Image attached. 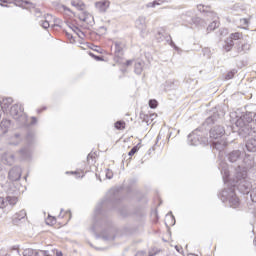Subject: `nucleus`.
I'll return each mask as SVG.
<instances>
[{
  "mask_svg": "<svg viewBox=\"0 0 256 256\" xmlns=\"http://www.w3.org/2000/svg\"><path fill=\"white\" fill-rule=\"evenodd\" d=\"M135 25L137 29L141 31V33H145V31L147 30V18H145V16H140L136 20Z\"/></svg>",
  "mask_w": 256,
  "mask_h": 256,
  "instance_id": "9d476101",
  "label": "nucleus"
},
{
  "mask_svg": "<svg viewBox=\"0 0 256 256\" xmlns=\"http://www.w3.org/2000/svg\"><path fill=\"white\" fill-rule=\"evenodd\" d=\"M135 256H145V252H137Z\"/></svg>",
  "mask_w": 256,
  "mask_h": 256,
  "instance_id": "5fc2aeb1",
  "label": "nucleus"
},
{
  "mask_svg": "<svg viewBox=\"0 0 256 256\" xmlns=\"http://www.w3.org/2000/svg\"><path fill=\"white\" fill-rule=\"evenodd\" d=\"M139 151V148H137V146H134L128 153L129 157H133V155H135V153H137Z\"/></svg>",
  "mask_w": 256,
  "mask_h": 256,
  "instance_id": "ea45409f",
  "label": "nucleus"
},
{
  "mask_svg": "<svg viewBox=\"0 0 256 256\" xmlns=\"http://www.w3.org/2000/svg\"><path fill=\"white\" fill-rule=\"evenodd\" d=\"M26 143H27V145H33V143H35V133L34 132L27 133Z\"/></svg>",
  "mask_w": 256,
  "mask_h": 256,
  "instance_id": "393cba45",
  "label": "nucleus"
},
{
  "mask_svg": "<svg viewBox=\"0 0 256 256\" xmlns=\"http://www.w3.org/2000/svg\"><path fill=\"white\" fill-rule=\"evenodd\" d=\"M175 87V83L173 81H166L165 83V89L166 91H171Z\"/></svg>",
  "mask_w": 256,
  "mask_h": 256,
  "instance_id": "72a5a7b5",
  "label": "nucleus"
},
{
  "mask_svg": "<svg viewBox=\"0 0 256 256\" xmlns=\"http://www.w3.org/2000/svg\"><path fill=\"white\" fill-rule=\"evenodd\" d=\"M227 159L230 163H237L238 166L234 171L233 177L229 180V164L225 161L220 162L219 169L222 179L225 185L228 183L230 187L224 188L219 197L222 203H228L229 207L237 209L241 203L239 202L237 194H235V189H238L243 195H248L249 191H251L252 185L251 181H249L247 171L255 166V160L250 159L248 162L247 159L243 160V152L240 150H233L230 152L227 155Z\"/></svg>",
  "mask_w": 256,
  "mask_h": 256,
  "instance_id": "f257e3e1",
  "label": "nucleus"
},
{
  "mask_svg": "<svg viewBox=\"0 0 256 256\" xmlns=\"http://www.w3.org/2000/svg\"><path fill=\"white\" fill-rule=\"evenodd\" d=\"M64 11H71V9L67 8L66 6H63Z\"/></svg>",
  "mask_w": 256,
  "mask_h": 256,
  "instance_id": "680f3d73",
  "label": "nucleus"
},
{
  "mask_svg": "<svg viewBox=\"0 0 256 256\" xmlns=\"http://www.w3.org/2000/svg\"><path fill=\"white\" fill-rule=\"evenodd\" d=\"M167 218L171 220L170 225H175V216H173V212H169Z\"/></svg>",
  "mask_w": 256,
  "mask_h": 256,
  "instance_id": "4c0bfd02",
  "label": "nucleus"
},
{
  "mask_svg": "<svg viewBox=\"0 0 256 256\" xmlns=\"http://www.w3.org/2000/svg\"><path fill=\"white\" fill-rule=\"evenodd\" d=\"M11 103H13V98L4 99L1 103L2 109H7L11 105Z\"/></svg>",
  "mask_w": 256,
  "mask_h": 256,
  "instance_id": "c85d7f7f",
  "label": "nucleus"
},
{
  "mask_svg": "<svg viewBox=\"0 0 256 256\" xmlns=\"http://www.w3.org/2000/svg\"><path fill=\"white\" fill-rule=\"evenodd\" d=\"M188 25H195V27H200V25H203V20L197 16H195V14L192 17V21H190V23Z\"/></svg>",
  "mask_w": 256,
  "mask_h": 256,
  "instance_id": "b1692460",
  "label": "nucleus"
},
{
  "mask_svg": "<svg viewBox=\"0 0 256 256\" xmlns=\"http://www.w3.org/2000/svg\"><path fill=\"white\" fill-rule=\"evenodd\" d=\"M115 129H117L118 131H123V129H125V121H117L115 123Z\"/></svg>",
  "mask_w": 256,
  "mask_h": 256,
  "instance_id": "2f4dec72",
  "label": "nucleus"
},
{
  "mask_svg": "<svg viewBox=\"0 0 256 256\" xmlns=\"http://www.w3.org/2000/svg\"><path fill=\"white\" fill-rule=\"evenodd\" d=\"M56 256H63V252L61 251L56 252Z\"/></svg>",
  "mask_w": 256,
  "mask_h": 256,
  "instance_id": "13d9d810",
  "label": "nucleus"
},
{
  "mask_svg": "<svg viewBox=\"0 0 256 256\" xmlns=\"http://www.w3.org/2000/svg\"><path fill=\"white\" fill-rule=\"evenodd\" d=\"M235 74L233 72H228L227 75H226V79H233V76Z\"/></svg>",
  "mask_w": 256,
  "mask_h": 256,
  "instance_id": "8fccbe9b",
  "label": "nucleus"
},
{
  "mask_svg": "<svg viewBox=\"0 0 256 256\" xmlns=\"http://www.w3.org/2000/svg\"><path fill=\"white\" fill-rule=\"evenodd\" d=\"M106 178L107 179H113V171L107 169L106 170Z\"/></svg>",
  "mask_w": 256,
  "mask_h": 256,
  "instance_id": "c03bdc74",
  "label": "nucleus"
},
{
  "mask_svg": "<svg viewBox=\"0 0 256 256\" xmlns=\"http://www.w3.org/2000/svg\"><path fill=\"white\" fill-rule=\"evenodd\" d=\"M240 23L241 25H243L244 27H248L249 26V20L247 18H242L240 19Z\"/></svg>",
  "mask_w": 256,
  "mask_h": 256,
  "instance_id": "a19ab883",
  "label": "nucleus"
},
{
  "mask_svg": "<svg viewBox=\"0 0 256 256\" xmlns=\"http://www.w3.org/2000/svg\"><path fill=\"white\" fill-rule=\"evenodd\" d=\"M10 181H19L21 179V167L14 166L8 173Z\"/></svg>",
  "mask_w": 256,
  "mask_h": 256,
  "instance_id": "1a4fd4ad",
  "label": "nucleus"
},
{
  "mask_svg": "<svg viewBox=\"0 0 256 256\" xmlns=\"http://www.w3.org/2000/svg\"><path fill=\"white\" fill-rule=\"evenodd\" d=\"M27 217V212L25 210H21L19 213L16 214V219L21 221V219H25Z\"/></svg>",
  "mask_w": 256,
  "mask_h": 256,
  "instance_id": "473e14b6",
  "label": "nucleus"
},
{
  "mask_svg": "<svg viewBox=\"0 0 256 256\" xmlns=\"http://www.w3.org/2000/svg\"><path fill=\"white\" fill-rule=\"evenodd\" d=\"M156 40L158 43H163V41H166L170 47H173L175 51H179V47L173 42V39L171 38V35L167 33L165 28H158L157 33H156Z\"/></svg>",
  "mask_w": 256,
  "mask_h": 256,
  "instance_id": "423d86ee",
  "label": "nucleus"
},
{
  "mask_svg": "<svg viewBox=\"0 0 256 256\" xmlns=\"http://www.w3.org/2000/svg\"><path fill=\"white\" fill-rule=\"evenodd\" d=\"M211 123H215V118L213 116L208 117L205 121L206 125H211Z\"/></svg>",
  "mask_w": 256,
  "mask_h": 256,
  "instance_id": "79ce46f5",
  "label": "nucleus"
},
{
  "mask_svg": "<svg viewBox=\"0 0 256 256\" xmlns=\"http://www.w3.org/2000/svg\"><path fill=\"white\" fill-rule=\"evenodd\" d=\"M40 253H42V255H44V256L49 255V251H47V250L40 251Z\"/></svg>",
  "mask_w": 256,
  "mask_h": 256,
  "instance_id": "603ef678",
  "label": "nucleus"
},
{
  "mask_svg": "<svg viewBox=\"0 0 256 256\" xmlns=\"http://www.w3.org/2000/svg\"><path fill=\"white\" fill-rule=\"evenodd\" d=\"M101 207H102V204L98 205L95 209V214L96 215H99V213H101Z\"/></svg>",
  "mask_w": 256,
  "mask_h": 256,
  "instance_id": "49530a36",
  "label": "nucleus"
},
{
  "mask_svg": "<svg viewBox=\"0 0 256 256\" xmlns=\"http://www.w3.org/2000/svg\"><path fill=\"white\" fill-rule=\"evenodd\" d=\"M0 117H1V109H0Z\"/></svg>",
  "mask_w": 256,
  "mask_h": 256,
  "instance_id": "774afa93",
  "label": "nucleus"
},
{
  "mask_svg": "<svg viewBox=\"0 0 256 256\" xmlns=\"http://www.w3.org/2000/svg\"><path fill=\"white\" fill-rule=\"evenodd\" d=\"M32 153L33 152L30 150L29 147L22 148L19 151V155H20L21 159H23L24 161L31 159Z\"/></svg>",
  "mask_w": 256,
  "mask_h": 256,
  "instance_id": "4468645a",
  "label": "nucleus"
},
{
  "mask_svg": "<svg viewBox=\"0 0 256 256\" xmlns=\"http://www.w3.org/2000/svg\"><path fill=\"white\" fill-rule=\"evenodd\" d=\"M234 49L236 50L237 54L236 55H243L244 53H247V51L251 50V44L247 43V42H241V41H237Z\"/></svg>",
  "mask_w": 256,
  "mask_h": 256,
  "instance_id": "0eeeda50",
  "label": "nucleus"
},
{
  "mask_svg": "<svg viewBox=\"0 0 256 256\" xmlns=\"http://www.w3.org/2000/svg\"><path fill=\"white\" fill-rule=\"evenodd\" d=\"M131 63H132V61H131V60H128V61L126 62V65H131Z\"/></svg>",
  "mask_w": 256,
  "mask_h": 256,
  "instance_id": "e2e57ef3",
  "label": "nucleus"
},
{
  "mask_svg": "<svg viewBox=\"0 0 256 256\" xmlns=\"http://www.w3.org/2000/svg\"><path fill=\"white\" fill-rule=\"evenodd\" d=\"M35 123H37V118L36 117H32L31 125H35Z\"/></svg>",
  "mask_w": 256,
  "mask_h": 256,
  "instance_id": "864d4df0",
  "label": "nucleus"
},
{
  "mask_svg": "<svg viewBox=\"0 0 256 256\" xmlns=\"http://www.w3.org/2000/svg\"><path fill=\"white\" fill-rule=\"evenodd\" d=\"M114 45H115V55H116V57L123 56V49H125V44L121 41H116L114 43Z\"/></svg>",
  "mask_w": 256,
  "mask_h": 256,
  "instance_id": "2eb2a0df",
  "label": "nucleus"
},
{
  "mask_svg": "<svg viewBox=\"0 0 256 256\" xmlns=\"http://www.w3.org/2000/svg\"><path fill=\"white\" fill-rule=\"evenodd\" d=\"M99 225H101V222L96 221L93 226L90 228L92 233H95L96 231H99Z\"/></svg>",
  "mask_w": 256,
  "mask_h": 256,
  "instance_id": "c9c22d12",
  "label": "nucleus"
},
{
  "mask_svg": "<svg viewBox=\"0 0 256 256\" xmlns=\"http://www.w3.org/2000/svg\"><path fill=\"white\" fill-rule=\"evenodd\" d=\"M72 31H74V33H76L77 35H79V37H81V35H83V32L77 27V26H74L72 28ZM80 33V34H79Z\"/></svg>",
  "mask_w": 256,
  "mask_h": 256,
  "instance_id": "37998d69",
  "label": "nucleus"
},
{
  "mask_svg": "<svg viewBox=\"0 0 256 256\" xmlns=\"http://www.w3.org/2000/svg\"><path fill=\"white\" fill-rule=\"evenodd\" d=\"M23 256H39V250H35L32 248H26L23 251Z\"/></svg>",
  "mask_w": 256,
  "mask_h": 256,
  "instance_id": "4be33fe9",
  "label": "nucleus"
},
{
  "mask_svg": "<svg viewBox=\"0 0 256 256\" xmlns=\"http://www.w3.org/2000/svg\"><path fill=\"white\" fill-rule=\"evenodd\" d=\"M50 14L44 15L43 19L39 21V24L41 25V27H43V29H49V27H51V24H49V19H51Z\"/></svg>",
  "mask_w": 256,
  "mask_h": 256,
  "instance_id": "aec40b11",
  "label": "nucleus"
},
{
  "mask_svg": "<svg viewBox=\"0 0 256 256\" xmlns=\"http://www.w3.org/2000/svg\"><path fill=\"white\" fill-rule=\"evenodd\" d=\"M94 5L98 13H107V9H109L111 2H109V0H102L95 2Z\"/></svg>",
  "mask_w": 256,
  "mask_h": 256,
  "instance_id": "6e6552de",
  "label": "nucleus"
},
{
  "mask_svg": "<svg viewBox=\"0 0 256 256\" xmlns=\"http://www.w3.org/2000/svg\"><path fill=\"white\" fill-rule=\"evenodd\" d=\"M134 73L141 75L143 73V62H136L134 65Z\"/></svg>",
  "mask_w": 256,
  "mask_h": 256,
  "instance_id": "a878e982",
  "label": "nucleus"
},
{
  "mask_svg": "<svg viewBox=\"0 0 256 256\" xmlns=\"http://www.w3.org/2000/svg\"><path fill=\"white\" fill-rule=\"evenodd\" d=\"M9 127H11V120L3 119L0 122V130L2 131V133H7V131H9Z\"/></svg>",
  "mask_w": 256,
  "mask_h": 256,
  "instance_id": "6ab92c4d",
  "label": "nucleus"
},
{
  "mask_svg": "<svg viewBox=\"0 0 256 256\" xmlns=\"http://www.w3.org/2000/svg\"><path fill=\"white\" fill-rule=\"evenodd\" d=\"M157 5H163V0H154L153 2L146 4V7L153 8L157 7Z\"/></svg>",
  "mask_w": 256,
  "mask_h": 256,
  "instance_id": "7c9ffc66",
  "label": "nucleus"
},
{
  "mask_svg": "<svg viewBox=\"0 0 256 256\" xmlns=\"http://www.w3.org/2000/svg\"><path fill=\"white\" fill-rule=\"evenodd\" d=\"M223 135H225V128L221 125H216L210 129V143L217 151H223L227 146V141L221 139Z\"/></svg>",
  "mask_w": 256,
  "mask_h": 256,
  "instance_id": "7ed1b4c3",
  "label": "nucleus"
},
{
  "mask_svg": "<svg viewBox=\"0 0 256 256\" xmlns=\"http://www.w3.org/2000/svg\"><path fill=\"white\" fill-rule=\"evenodd\" d=\"M66 35H67L68 39H73V35H71L69 32H66Z\"/></svg>",
  "mask_w": 256,
  "mask_h": 256,
  "instance_id": "4d7b16f0",
  "label": "nucleus"
},
{
  "mask_svg": "<svg viewBox=\"0 0 256 256\" xmlns=\"http://www.w3.org/2000/svg\"><path fill=\"white\" fill-rule=\"evenodd\" d=\"M45 109H47V107H43L42 109H38V113H41L42 111H45Z\"/></svg>",
  "mask_w": 256,
  "mask_h": 256,
  "instance_id": "bf43d9fd",
  "label": "nucleus"
},
{
  "mask_svg": "<svg viewBox=\"0 0 256 256\" xmlns=\"http://www.w3.org/2000/svg\"><path fill=\"white\" fill-rule=\"evenodd\" d=\"M55 222H56L55 217H51V216H49L46 220L47 225H55Z\"/></svg>",
  "mask_w": 256,
  "mask_h": 256,
  "instance_id": "58836bf2",
  "label": "nucleus"
},
{
  "mask_svg": "<svg viewBox=\"0 0 256 256\" xmlns=\"http://www.w3.org/2000/svg\"><path fill=\"white\" fill-rule=\"evenodd\" d=\"M79 19L80 21H83L84 23H87V25H93V23H95L93 15H91L89 12H82L79 15Z\"/></svg>",
  "mask_w": 256,
  "mask_h": 256,
  "instance_id": "9b49d317",
  "label": "nucleus"
},
{
  "mask_svg": "<svg viewBox=\"0 0 256 256\" xmlns=\"http://www.w3.org/2000/svg\"><path fill=\"white\" fill-rule=\"evenodd\" d=\"M10 115L19 123V125H27V114H25L21 104H14L11 106Z\"/></svg>",
  "mask_w": 256,
  "mask_h": 256,
  "instance_id": "39448f33",
  "label": "nucleus"
},
{
  "mask_svg": "<svg viewBox=\"0 0 256 256\" xmlns=\"http://www.w3.org/2000/svg\"><path fill=\"white\" fill-rule=\"evenodd\" d=\"M94 51H99V50H97V48H96V49H94Z\"/></svg>",
  "mask_w": 256,
  "mask_h": 256,
  "instance_id": "338daca9",
  "label": "nucleus"
},
{
  "mask_svg": "<svg viewBox=\"0 0 256 256\" xmlns=\"http://www.w3.org/2000/svg\"><path fill=\"white\" fill-rule=\"evenodd\" d=\"M158 105H159V103L157 102V100H155V99L149 100L150 109H157Z\"/></svg>",
  "mask_w": 256,
  "mask_h": 256,
  "instance_id": "f704fd0d",
  "label": "nucleus"
},
{
  "mask_svg": "<svg viewBox=\"0 0 256 256\" xmlns=\"http://www.w3.org/2000/svg\"><path fill=\"white\" fill-rule=\"evenodd\" d=\"M232 41H241L243 39V34L239 32L232 33L230 35Z\"/></svg>",
  "mask_w": 256,
  "mask_h": 256,
  "instance_id": "bb28decb",
  "label": "nucleus"
},
{
  "mask_svg": "<svg viewBox=\"0 0 256 256\" xmlns=\"http://www.w3.org/2000/svg\"><path fill=\"white\" fill-rule=\"evenodd\" d=\"M209 15H213V12H210Z\"/></svg>",
  "mask_w": 256,
  "mask_h": 256,
  "instance_id": "69168bd1",
  "label": "nucleus"
},
{
  "mask_svg": "<svg viewBox=\"0 0 256 256\" xmlns=\"http://www.w3.org/2000/svg\"><path fill=\"white\" fill-rule=\"evenodd\" d=\"M2 161H4L6 165H11L12 163H15V155L7 152L2 156Z\"/></svg>",
  "mask_w": 256,
  "mask_h": 256,
  "instance_id": "dca6fc26",
  "label": "nucleus"
},
{
  "mask_svg": "<svg viewBox=\"0 0 256 256\" xmlns=\"http://www.w3.org/2000/svg\"><path fill=\"white\" fill-rule=\"evenodd\" d=\"M250 197H251V201H253V203H256V187H254L251 192H250Z\"/></svg>",
  "mask_w": 256,
  "mask_h": 256,
  "instance_id": "e433bc0d",
  "label": "nucleus"
},
{
  "mask_svg": "<svg viewBox=\"0 0 256 256\" xmlns=\"http://www.w3.org/2000/svg\"><path fill=\"white\" fill-rule=\"evenodd\" d=\"M120 215H122V217H127V213L124 212L123 210L120 211Z\"/></svg>",
  "mask_w": 256,
  "mask_h": 256,
  "instance_id": "6e6d98bb",
  "label": "nucleus"
},
{
  "mask_svg": "<svg viewBox=\"0 0 256 256\" xmlns=\"http://www.w3.org/2000/svg\"><path fill=\"white\" fill-rule=\"evenodd\" d=\"M203 53L206 57H211V50L209 48H204Z\"/></svg>",
  "mask_w": 256,
  "mask_h": 256,
  "instance_id": "a18cd8bd",
  "label": "nucleus"
},
{
  "mask_svg": "<svg viewBox=\"0 0 256 256\" xmlns=\"http://www.w3.org/2000/svg\"><path fill=\"white\" fill-rule=\"evenodd\" d=\"M71 5L78 11H85V3L82 0H72Z\"/></svg>",
  "mask_w": 256,
  "mask_h": 256,
  "instance_id": "412c9836",
  "label": "nucleus"
},
{
  "mask_svg": "<svg viewBox=\"0 0 256 256\" xmlns=\"http://www.w3.org/2000/svg\"><path fill=\"white\" fill-rule=\"evenodd\" d=\"M195 15V10H188L181 15L182 21L188 23V25L193 21V16Z\"/></svg>",
  "mask_w": 256,
  "mask_h": 256,
  "instance_id": "ddd939ff",
  "label": "nucleus"
},
{
  "mask_svg": "<svg viewBox=\"0 0 256 256\" xmlns=\"http://www.w3.org/2000/svg\"><path fill=\"white\" fill-rule=\"evenodd\" d=\"M2 3H0L1 7H8L7 5L3 3H11L12 1H15V5L17 7H25L26 5H31V2L27 0H0Z\"/></svg>",
  "mask_w": 256,
  "mask_h": 256,
  "instance_id": "f8f14e48",
  "label": "nucleus"
},
{
  "mask_svg": "<svg viewBox=\"0 0 256 256\" xmlns=\"http://www.w3.org/2000/svg\"><path fill=\"white\" fill-rule=\"evenodd\" d=\"M35 16L36 17H41V10L39 8L35 9Z\"/></svg>",
  "mask_w": 256,
  "mask_h": 256,
  "instance_id": "3c124183",
  "label": "nucleus"
},
{
  "mask_svg": "<svg viewBox=\"0 0 256 256\" xmlns=\"http://www.w3.org/2000/svg\"><path fill=\"white\" fill-rule=\"evenodd\" d=\"M7 198L0 197V209L5 213L7 210Z\"/></svg>",
  "mask_w": 256,
  "mask_h": 256,
  "instance_id": "cd10ccee",
  "label": "nucleus"
},
{
  "mask_svg": "<svg viewBox=\"0 0 256 256\" xmlns=\"http://www.w3.org/2000/svg\"><path fill=\"white\" fill-rule=\"evenodd\" d=\"M23 141V137L20 133H15L13 136L10 137L9 145H19Z\"/></svg>",
  "mask_w": 256,
  "mask_h": 256,
  "instance_id": "f3484780",
  "label": "nucleus"
},
{
  "mask_svg": "<svg viewBox=\"0 0 256 256\" xmlns=\"http://www.w3.org/2000/svg\"><path fill=\"white\" fill-rule=\"evenodd\" d=\"M219 27V22L217 20H214L212 23L209 24L207 27V31H215Z\"/></svg>",
  "mask_w": 256,
  "mask_h": 256,
  "instance_id": "c756f323",
  "label": "nucleus"
},
{
  "mask_svg": "<svg viewBox=\"0 0 256 256\" xmlns=\"http://www.w3.org/2000/svg\"><path fill=\"white\" fill-rule=\"evenodd\" d=\"M89 55L91 56V57H94L95 59H96V61H102L103 59H101V56H95V54H93V53H89Z\"/></svg>",
  "mask_w": 256,
  "mask_h": 256,
  "instance_id": "de8ad7c7",
  "label": "nucleus"
},
{
  "mask_svg": "<svg viewBox=\"0 0 256 256\" xmlns=\"http://www.w3.org/2000/svg\"><path fill=\"white\" fill-rule=\"evenodd\" d=\"M96 155H97L96 153H89L87 156L88 161H89V159H95Z\"/></svg>",
  "mask_w": 256,
  "mask_h": 256,
  "instance_id": "09e8293b",
  "label": "nucleus"
},
{
  "mask_svg": "<svg viewBox=\"0 0 256 256\" xmlns=\"http://www.w3.org/2000/svg\"><path fill=\"white\" fill-rule=\"evenodd\" d=\"M236 44L237 43H235L234 40H232L231 38H227L224 45L225 51H230L231 49H233V47H235Z\"/></svg>",
  "mask_w": 256,
  "mask_h": 256,
  "instance_id": "5701e85b",
  "label": "nucleus"
},
{
  "mask_svg": "<svg viewBox=\"0 0 256 256\" xmlns=\"http://www.w3.org/2000/svg\"><path fill=\"white\" fill-rule=\"evenodd\" d=\"M236 125L237 127H241L240 128V133L241 131H244L243 137H247V135H249L250 138L247 142H246V149L249 153H256V127H253L251 129H249V126H244L245 123L243 122V119H238L236 121Z\"/></svg>",
  "mask_w": 256,
  "mask_h": 256,
  "instance_id": "f03ea898",
  "label": "nucleus"
},
{
  "mask_svg": "<svg viewBox=\"0 0 256 256\" xmlns=\"http://www.w3.org/2000/svg\"><path fill=\"white\" fill-rule=\"evenodd\" d=\"M3 171V165L0 163V172Z\"/></svg>",
  "mask_w": 256,
  "mask_h": 256,
  "instance_id": "0e129e2a",
  "label": "nucleus"
},
{
  "mask_svg": "<svg viewBox=\"0 0 256 256\" xmlns=\"http://www.w3.org/2000/svg\"><path fill=\"white\" fill-rule=\"evenodd\" d=\"M6 201H7V211H9L12 207H15V205H17V201H19V199L15 196H7Z\"/></svg>",
  "mask_w": 256,
  "mask_h": 256,
  "instance_id": "a211bd4d",
  "label": "nucleus"
},
{
  "mask_svg": "<svg viewBox=\"0 0 256 256\" xmlns=\"http://www.w3.org/2000/svg\"><path fill=\"white\" fill-rule=\"evenodd\" d=\"M188 145L192 147H197V145H209V138L198 128L188 135Z\"/></svg>",
  "mask_w": 256,
  "mask_h": 256,
  "instance_id": "20e7f679",
  "label": "nucleus"
},
{
  "mask_svg": "<svg viewBox=\"0 0 256 256\" xmlns=\"http://www.w3.org/2000/svg\"><path fill=\"white\" fill-rule=\"evenodd\" d=\"M197 7H198V11H205V10L201 9V7H204L203 5H198Z\"/></svg>",
  "mask_w": 256,
  "mask_h": 256,
  "instance_id": "052dcab7",
  "label": "nucleus"
}]
</instances>
